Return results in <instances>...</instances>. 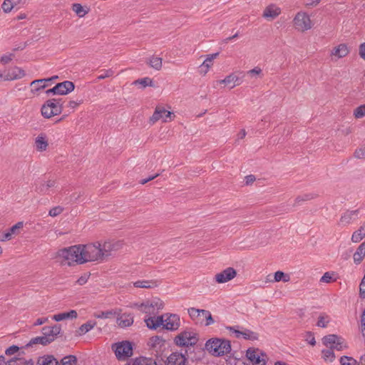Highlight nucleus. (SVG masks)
<instances>
[{
    "label": "nucleus",
    "mask_w": 365,
    "mask_h": 365,
    "mask_svg": "<svg viewBox=\"0 0 365 365\" xmlns=\"http://www.w3.org/2000/svg\"><path fill=\"white\" fill-rule=\"evenodd\" d=\"M58 256L63 259L64 264L73 266L87 262H102L104 260L99 242L87 245H78L63 248L58 251Z\"/></svg>",
    "instance_id": "nucleus-1"
},
{
    "label": "nucleus",
    "mask_w": 365,
    "mask_h": 365,
    "mask_svg": "<svg viewBox=\"0 0 365 365\" xmlns=\"http://www.w3.org/2000/svg\"><path fill=\"white\" fill-rule=\"evenodd\" d=\"M205 349L215 356H221L231 351L230 341L225 339L212 338L205 343Z\"/></svg>",
    "instance_id": "nucleus-2"
},
{
    "label": "nucleus",
    "mask_w": 365,
    "mask_h": 365,
    "mask_svg": "<svg viewBox=\"0 0 365 365\" xmlns=\"http://www.w3.org/2000/svg\"><path fill=\"white\" fill-rule=\"evenodd\" d=\"M174 342L178 346H194L197 342V334L190 329L185 330L175 337Z\"/></svg>",
    "instance_id": "nucleus-3"
},
{
    "label": "nucleus",
    "mask_w": 365,
    "mask_h": 365,
    "mask_svg": "<svg viewBox=\"0 0 365 365\" xmlns=\"http://www.w3.org/2000/svg\"><path fill=\"white\" fill-rule=\"evenodd\" d=\"M112 349L118 360H125L133 355L132 344L128 341H123L113 344Z\"/></svg>",
    "instance_id": "nucleus-4"
},
{
    "label": "nucleus",
    "mask_w": 365,
    "mask_h": 365,
    "mask_svg": "<svg viewBox=\"0 0 365 365\" xmlns=\"http://www.w3.org/2000/svg\"><path fill=\"white\" fill-rule=\"evenodd\" d=\"M137 306L138 309L142 312L151 315L155 314L159 310L162 309L163 308L164 304L161 299L158 298H154L150 301H147Z\"/></svg>",
    "instance_id": "nucleus-5"
},
{
    "label": "nucleus",
    "mask_w": 365,
    "mask_h": 365,
    "mask_svg": "<svg viewBox=\"0 0 365 365\" xmlns=\"http://www.w3.org/2000/svg\"><path fill=\"white\" fill-rule=\"evenodd\" d=\"M296 29L304 32L310 29L312 26V21L309 15L305 12H298L293 19Z\"/></svg>",
    "instance_id": "nucleus-6"
},
{
    "label": "nucleus",
    "mask_w": 365,
    "mask_h": 365,
    "mask_svg": "<svg viewBox=\"0 0 365 365\" xmlns=\"http://www.w3.org/2000/svg\"><path fill=\"white\" fill-rule=\"evenodd\" d=\"M63 106L60 99H50L41 106V114H61Z\"/></svg>",
    "instance_id": "nucleus-7"
},
{
    "label": "nucleus",
    "mask_w": 365,
    "mask_h": 365,
    "mask_svg": "<svg viewBox=\"0 0 365 365\" xmlns=\"http://www.w3.org/2000/svg\"><path fill=\"white\" fill-rule=\"evenodd\" d=\"M163 318V324H161L163 328L168 331H176L180 326V319L179 315L175 314H165Z\"/></svg>",
    "instance_id": "nucleus-8"
},
{
    "label": "nucleus",
    "mask_w": 365,
    "mask_h": 365,
    "mask_svg": "<svg viewBox=\"0 0 365 365\" xmlns=\"http://www.w3.org/2000/svg\"><path fill=\"white\" fill-rule=\"evenodd\" d=\"M246 356L253 365H265L267 355L258 349H248Z\"/></svg>",
    "instance_id": "nucleus-9"
},
{
    "label": "nucleus",
    "mask_w": 365,
    "mask_h": 365,
    "mask_svg": "<svg viewBox=\"0 0 365 365\" xmlns=\"http://www.w3.org/2000/svg\"><path fill=\"white\" fill-rule=\"evenodd\" d=\"M123 246V243L120 241H108L105 242L101 245V250L103 254L104 259L111 256L113 252H116L120 250Z\"/></svg>",
    "instance_id": "nucleus-10"
},
{
    "label": "nucleus",
    "mask_w": 365,
    "mask_h": 365,
    "mask_svg": "<svg viewBox=\"0 0 365 365\" xmlns=\"http://www.w3.org/2000/svg\"><path fill=\"white\" fill-rule=\"evenodd\" d=\"M237 275L236 270L232 267H227L215 276V281L222 284L227 282L234 279Z\"/></svg>",
    "instance_id": "nucleus-11"
},
{
    "label": "nucleus",
    "mask_w": 365,
    "mask_h": 365,
    "mask_svg": "<svg viewBox=\"0 0 365 365\" xmlns=\"http://www.w3.org/2000/svg\"><path fill=\"white\" fill-rule=\"evenodd\" d=\"M165 365H188V359L182 353L175 351L167 357Z\"/></svg>",
    "instance_id": "nucleus-12"
},
{
    "label": "nucleus",
    "mask_w": 365,
    "mask_h": 365,
    "mask_svg": "<svg viewBox=\"0 0 365 365\" xmlns=\"http://www.w3.org/2000/svg\"><path fill=\"white\" fill-rule=\"evenodd\" d=\"M227 329L230 331L234 332L237 338L242 337L245 339H249L252 341L258 339V334L251 330L245 329L243 331H239L236 329L235 327H227Z\"/></svg>",
    "instance_id": "nucleus-13"
},
{
    "label": "nucleus",
    "mask_w": 365,
    "mask_h": 365,
    "mask_svg": "<svg viewBox=\"0 0 365 365\" xmlns=\"http://www.w3.org/2000/svg\"><path fill=\"white\" fill-rule=\"evenodd\" d=\"M61 330V326L58 324L53 327H44L42 329L43 334L48 340H49V344L55 340L57 335L60 334Z\"/></svg>",
    "instance_id": "nucleus-14"
},
{
    "label": "nucleus",
    "mask_w": 365,
    "mask_h": 365,
    "mask_svg": "<svg viewBox=\"0 0 365 365\" xmlns=\"http://www.w3.org/2000/svg\"><path fill=\"white\" fill-rule=\"evenodd\" d=\"M281 14V9L276 4H271L264 9L262 16L267 20H273Z\"/></svg>",
    "instance_id": "nucleus-15"
},
{
    "label": "nucleus",
    "mask_w": 365,
    "mask_h": 365,
    "mask_svg": "<svg viewBox=\"0 0 365 365\" xmlns=\"http://www.w3.org/2000/svg\"><path fill=\"white\" fill-rule=\"evenodd\" d=\"M26 75L25 71L19 67L15 66L8 70L4 74V81H14L22 78Z\"/></svg>",
    "instance_id": "nucleus-16"
},
{
    "label": "nucleus",
    "mask_w": 365,
    "mask_h": 365,
    "mask_svg": "<svg viewBox=\"0 0 365 365\" xmlns=\"http://www.w3.org/2000/svg\"><path fill=\"white\" fill-rule=\"evenodd\" d=\"M350 51L346 43H340L334 47L331 51V56H336L337 58H341L346 56Z\"/></svg>",
    "instance_id": "nucleus-17"
},
{
    "label": "nucleus",
    "mask_w": 365,
    "mask_h": 365,
    "mask_svg": "<svg viewBox=\"0 0 365 365\" xmlns=\"http://www.w3.org/2000/svg\"><path fill=\"white\" fill-rule=\"evenodd\" d=\"M56 86L58 91V95H66L67 93L73 91L75 88L74 83L69 81L58 83Z\"/></svg>",
    "instance_id": "nucleus-18"
},
{
    "label": "nucleus",
    "mask_w": 365,
    "mask_h": 365,
    "mask_svg": "<svg viewBox=\"0 0 365 365\" xmlns=\"http://www.w3.org/2000/svg\"><path fill=\"white\" fill-rule=\"evenodd\" d=\"M164 317L165 316H158L157 317H150L145 319V322L150 329H156L163 324Z\"/></svg>",
    "instance_id": "nucleus-19"
},
{
    "label": "nucleus",
    "mask_w": 365,
    "mask_h": 365,
    "mask_svg": "<svg viewBox=\"0 0 365 365\" xmlns=\"http://www.w3.org/2000/svg\"><path fill=\"white\" fill-rule=\"evenodd\" d=\"M55 184L56 182L53 180L42 181L36 186V191L43 195L49 194L50 188L54 187Z\"/></svg>",
    "instance_id": "nucleus-20"
},
{
    "label": "nucleus",
    "mask_w": 365,
    "mask_h": 365,
    "mask_svg": "<svg viewBox=\"0 0 365 365\" xmlns=\"http://www.w3.org/2000/svg\"><path fill=\"white\" fill-rule=\"evenodd\" d=\"M219 56V53L217 52L215 53L208 54L206 56V58L203 63L200 65V72L204 74L207 73L209 68L212 66V61L215 58H216Z\"/></svg>",
    "instance_id": "nucleus-21"
},
{
    "label": "nucleus",
    "mask_w": 365,
    "mask_h": 365,
    "mask_svg": "<svg viewBox=\"0 0 365 365\" xmlns=\"http://www.w3.org/2000/svg\"><path fill=\"white\" fill-rule=\"evenodd\" d=\"M159 285V282L155 279L138 280L133 282V286L138 288L153 289Z\"/></svg>",
    "instance_id": "nucleus-22"
},
{
    "label": "nucleus",
    "mask_w": 365,
    "mask_h": 365,
    "mask_svg": "<svg viewBox=\"0 0 365 365\" xmlns=\"http://www.w3.org/2000/svg\"><path fill=\"white\" fill-rule=\"evenodd\" d=\"M133 317L130 314L124 313L117 318L118 325L121 328L130 327L133 323Z\"/></svg>",
    "instance_id": "nucleus-23"
},
{
    "label": "nucleus",
    "mask_w": 365,
    "mask_h": 365,
    "mask_svg": "<svg viewBox=\"0 0 365 365\" xmlns=\"http://www.w3.org/2000/svg\"><path fill=\"white\" fill-rule=\"evenodd\" d=\"M219 83H225L230 86V88H233L242 83V78L237 76L234 73H232L226 76L223 80L217 81Z\"/></svg>",
    "instance_id": "nucleus-24"
},
{
    "label": "nucleus",
    "mask_w": 365,
    "mask_h": 365,
    "mask_svg": "<svg viewBox=\"0 0 365 365\" xmlns=\"http://www.w3.org/2000/svg\"><path fill=\"white\" fill-rule=\"evenodd\" d=\"M147 344L150 350L151 348H153L156 350L157 353H159L162 351V346L164 345V340H163L160 336H154L149 339Z\"/></svg>",
    "instance_id": "nucleus-25"
},
{
    "label": "nucleus",
    "mask_w": 365,
    "mask_h": 365,
    "mask_svg": "<svg viewBox=\"0 0 365 365\" xmlns=\"http://www.w3.org/2000/svg\"><path fill=\"white\" fill-rule=\"evenodd\" d=\"M78 317V314L76 310H71L68 312H62L58 314H55L53 319L56 322H60L66 319H76Z\"/></svg>",
    "instance_id": "nucleus-26"
},
{
    "label": "nucleus",
    "mask_w": 365,
    "mask_h": 365,
    "mask_svg": "<svg viewBox=\"0 0 365 365\" xmlns=\"http://www.w3.org/2000/svg\"><path fill=\"white\" fill-rule=\"evenodd\" d=\"M35 344H42L43 346L49 344V340H48L45 336H36L30 340L29 343H27L24 346H22V348H29L32 347Z\"/></svg>",
    "instance_id": "nucleus-27"
},
{
    "label": "nucleus",
    "mask_w": 365,
    "mask_h": 365,
    "mask_svg": "<svg viewBox=\"0 0 365 365\" xmlns=\"http://www.w3.org/2000/svg\"><path fill=\"white\" fill-rule=\"evenodd\" d=\"M359 210H351V211H346L340 218V223L343 225H346L349 224L352 220L354 219V217L358 215Z\"/></svg>",
    "instance_id": "nucleus-28"
},
{
    "label": "nucleus",
    "mask_w": 365,
    "mask_h": 365,
    "mask_svg": "<svg viewBox=\"0 0 365 365\" xmlns=\"http://www.w3.org/2000/svg\"><path fill=\"white\" fill-rule=\"evenodd\" d=\"M38 365H58V361L52 355H45L39 357Z\"/></svg>",
    "instance_id": "nucleus-29"
},
{
    "label": "nucleus",
    "mask_w": 365,
    "mask_h": 365,
    "mask_svg": "<svg viewBox=\"0 0 365 365\" xmlns=\"http://www.w3.org/2000/svg\"><path fill=\"white\" fill-rule=\"evenodd\" d=\"M365 257V241L361 243L354 254V261L359 264Z\"/></svg>",
    "instance_id": "nucleus-30"
},
{
    "label": "nucleus",
    "mask_w": 365,
    "mask_h": 365,
    "mask_svg": "<svg viewBox=\"0 0 365 365\" xmlns=\"http://www.w3.org/2000/svg\"><path fill=\"white\" fill-rule=\"evenodd\" d=\"M146 62L155 70L160 71L162 68L163 59L160 57L153 56Z\"/></svg>",
    "instance_id": "nucleus-31"
},
{
    "label": "nucleus",
    "mask_w": 365,
    "mask_h": 365,
    "mask_svg": "<svg viewBox=\"0 0 365 365\" xmlns=\"http://www.w3.org/2000/svg\"><path fill=\"white\" fill-rule=\"evenodd\" d=\"M52 78H43V79H38L33 81L31 83V86L36 91H39L41 89H43L48 86V83L51 82Z\"/></svg>",
    "instance_id": "nucleus-32"
},
{
    "label": "nucleus",
    "mask_w": 365,
    "mask_h": 365,
    "mask_svg": "<svg viewBox=\"0 0 365 365\" xmlns=\"http://www.w3.org/2000/svg\"><path fill=\"white\" fill-rule=\"evenodd\" d=\"M23 222H19L14 226H12L7 232H6L4 235V237L1 239L2 241L9 240L11 238L12 235H15L17 233V231L23 227Z\"/></svg>",
    "instance_id": "nucleus-33"
},
{
    "label": "nucleus",
    "mask_w": 365,
    "mask_h": 365,
    "mask_svg": "<svg viewBox=\"0 0 365 365\" xmlns=\"http://www.w3.org/2000/svg\"><path fill=\"white\" fill-rule=\"evenodd\" d=\"M133 365H158L155 360L152 358L139 357L134 359Z\"/></svg>",
    "instance_id": "nucleus-34"
},
{
    "label": "nucleus",
    "mask_w": 365,
    "mask_h": 365,
    "mask_svg": "<svg viewBox=\"0 0 365 365\" xmlns=\"http://www.w3.org/2000/svg\"><path fill=\"white\" fill-rule=\"evenodd\" d=\"M339 340L340 341V336L336 334H329L322 339L323 344L327 346H329L330 349H331V346L334 345Z\"/></svg>",
    "instance_id": "nucleus-35"
},
{
    "label": "nucleus",
    "mask_w": 365,
    "mask_h": 365,
    "mask_svg": "<svg viewBox=\"0 0 365 365\" xmlns=\"http://www.w3.org/2000/svg\"><path fill=\"white\" fill-rule=\"evenodd\" d=\"M365 237V225L360 227L351 236L353 242H359Z\"/></svg>",
    "instance_id": "nucleus-36"
},
{
    "label": "nucleus",
    "mask_w": 365,
    "mask_h": 365,
    "mask_svg": "<svg viewBox=\"0 0 365 365\" xmlns=\"http://www.w3.org/2000/svg\"><path fill=\"white\" fill-rule=\"evenodd\" d=\"M35 144L38 151L46 150L48 147V142L45 137L39 135L36 138Z\"/></svg>",
    "instance_id": "nucleus-37"
},
{
    "label": "nucleus",
    "mask_w": 365,
    "mask_h": 365,
    "mask_svg": "<svg viewBox=\"0 0 365 365\" xmlns=\"http://www.w3.org/2000/svg\"><path fill=\"white\" fill-rule=\"evenodd\" d=\"M170 108H171V107L168 105L167 106L158 105L156 106L153 114H155V115H160V114L173 115V114H174V113H173V111L170 110Z\"/></svg>",
    "instance_id": "nucleus-38"
},
{
    "label": "nucleus",
    "mask_w": 365,
    "mask_h": 365,
    "mask_svg": "<svg viewBox=\"0 0 365 365\" xmlns=\"http://www.w3.org/2000/svg\"><path fill=\"white\" fill-rule=\"evenodd\" d=\"M96 325V322H93L92 321H88L86 323L82 324L78 331V335H83L90 330H91Z\"/></svg>",
    "instance_id": "nucleus-39"
},
{
    "label": "nucleus",
    "mask_w": 365,
    "mask_h": 365,
    "mask_svg": "<svg viewBox=\"0 0 365 365\" xmlns=\"http://www.w3.org/2000/svg\"><path fill=\"white\" fill-rule=\"evenodd\" d=\"M133 83L134 85H141L142 88H145L146 86H153V80L148 77L138 79Z\"/></svg>",
    "instance_id": "nucleus-40"
},
{
    "label": "nucleus",
    "mask_w": 365,
    "mask_h": 365,
    "mask_svg": "<svg viewBox=\"0 0 365 365\" xmlns=\"http://www.w3.org/2000/svg\"><path fill=\"white\" fill-rule=\"evenodd\" d=\"M173 117H175V115H152L150 118V123L153 124L160 118L163 119V122H168L173 120Z\"/></svg>",
    "instance_id": "nucleus-41"
},
{
    "label": "nucleus",
    "mask_w": 365,
    "mask_h": 365,
    "mask_svg": "<svg viewBox=\"0 0 365 365\" xmlns=\"http://www.w3.org/2000/svg\"><path fill=\"white\" fill-rule=\"evenodd\" d=\"M73 11L79 16L83 17L87 13L88 11L85 10L80 4H73L72 6Z\"/></svg>",
    "instance_id": "nucleus-42"
},
{
    "label": "nucleus",
    "mask_w": 365,
    "mask_h": 365,
    "mask_svg": "<svg viewBox=\"0 0 365 365\" xmlns=\"http://www.w3.org/2000/svg\"><path fill=\"white\" fill-rule=\"evenodd\" d=\"M322 357L325 361H333L335 359V355L332 349H324L322 351Z\"/></svg>",
    "instance_id": "nucleus-43"
},
{
    "label": "nucleus",
    "mask_w": 365,
    "mask_h": 365,
    "mask_svg": "<svg viewBox=\"0 0 365 365\" xmlns=\"http://www.w3.org/2000/svg\"><path fill=\"white\" fill-rule=\"evenodd\" d=\"M330 322V318L329 316L326 314H321L319 318L317 323V325L319 327H327V324Z\"/></svg>",
    "instance_id": "nucleus-44"
},
{
    "label": "nucleus",
    "mask_w": 365,
    "mask_h": 365,
    "mask_svg": "<svg viewBox=\"0 0 365 365\" xmlns=\"http://www.w3.org/2000/svg\"><path fill=\"white\" fill-rule=\"evenodd\" d=\"M289 276L282 271H277L274 273V282L283 281L287 282L289 281Z\"/></svg>",
    "instance_id": "nucleus-45"
},
{
    "label": "nucleus",
    "mask_w": 365,
    "mask_h": 365,
    "mask_svg": "<svg viewBox=\"0 0 365 365\" xmlns=\"http://www.w3.org/2000/svg\"><path fill=\"white\" fill-rule=\"evenodd\" d=\"M201 316L205 319V325L209 326L214 323V319L210 311L202 309Z\"/></svg>",
    "instance_id": "nucleus-46"
},
{
    "label": "nucleus",
    "mask_w": 365,
    "mask_h": 365,
    "mask_svg": "<svg viewBox=\"0 0 365 365\" xmlns=\"http://www.w3.org/2000/svg\"><path fill=\"white\" fill-rule=\"evenodd\" d=\"M340 363L341 365H359L354 358L346 356L341 357Z\"/></svg>",
    "instance_id": "nucleus-47"
},
{
    "label": "nucleus",
    "mask_w": 365,
    "mask_h": 365,
    "mask_svg": "<svg viewBox=\"0 0 365 365\" xmlns=\"http://www.w3.org/2000/svg\"><path fill=\"white\" fill-rule=\"evenodd\" d=\"M77 359L73 355H68L61 360L62 365H76Z\"/></svg>",
    "instance_id": "nucleus-48"
},
{
    "label": "nucleus",
    "mask_w": 365,
    "mask_h": 365,
    "mask_svg": "<svg viewBox=\"0 0 365 365\" xmlns=\"http://www.w3.org/2000/svg\"><path fill=\"white\" fill-rule=\"evenodd\" d=\"M202 309H196L194 307L188 309V314L192 320L196 319L197 317L201 316Z\"/></svg>",
    "instance_id": "nucleus-49"
},
{
    "label": "nucleus",
    "mask_w": 365,
    "mask_h": 365,
    "mask_svg": "<svg viewBox=\"0 0 365 365\" xmlns=\"http://www.w3.org/2000/svg\"><path fill=\"white\" fill-rule=\"evenodd\" d=\"M334 274L333 272H327L320 279L321 282L330 283L336 279H334Z\"/></svg>",
    "instance_id": "nucleus-50"
},
{
    "label": "nucleus",
    "mask_w": 365,
    "mask_h": 365,
    "mask_svg": "<svg viewBox=\"0 0 365 365\" xmlns=\"http://www.w3.org/2000/svg\"><path fill=\"white\" fill-rule=\"evenodd\" d=\"M115 312L113 310H108L105 312H101L98 314H96L95 317L98 319H108L111 316H113Z\"/></svg>",
    "instance_id": "nucleus-51"
},
{
    "label": "nucleus",
    "mask_w": 365,
    "mask_h": 365,
    "mask_svg": "<svg viewBox=\"0 0 365 365\" xmlns=\"http://www.w3.org/2000/svg\"><path fill=\"white\" fill-rule=\"evenodd\" d=\"M347 345L344 341V339L340 336V341L336 342L334 345L331 346L332 349H336L338 351H341L344 348H346Z\"/></svg>",
    "instance_id": "nucleus-52"
},
{
    "label": "nucleus",
    "mask_w": 365,
    "mask_h": 365,
    "mask_svg": "<svg viewBox=\"0 0 365 365\" xmlns=\"http://www.w3.org/2000/svg\"><path fill=\"white\" fill-rule=\"evenodd\" d=\"M14 7V5L11 3L10 0H4L1 6L3 11L6 13L10 12Z\"/></svg>",
    "instance_id": "nucleus-53"
},
{
    "label": "nucleus",
    "mask_w": 365,
    "mask_h": 365,
    "mask_svg": "<svg viewBox=\"0 0 365 365\" xmlns=\"http://www.w3.org/2000/svg\"><path fill=\"white\" fill-rule=\"evenodd\" d=\"M101 74L98 76V80H103L106 78L112 76L114 74V71L112 69L102 70L101 71Z\"/></svg>",
    "instance_id": "nucleus-54"
},
{
    "label": "nucleus",
    "mask_w": 365,
    "mask_h": 365,
    "mask_svg": "<svg viewBox=\"0 0 365 365\" xmlns=\"http://www.w3.org/2000/svg\"><path fill=\"white\" fill-rule=\"evenodd\" d=\"M63 211V208L61 206H56L53 208H51L49 210L48 215L51 217H56L58 215H60Z\"/></svg>",
    "instance_id": "nucleus-55"
},
{
    "label": "nucleus",
    "mask_w": 365,
    "mask_h": 365,
    "mask_svg": "<svg viewBox=\"0 0 365 365\" xmlns=\"http://www.w3.org/2000/svg\"><path fill=\"white\" fill-rule=\"evenodd\" d=\"M81 103H82L81 100H80L78 101H70L66 106L68 108H70V110H68V111L69 113L74 112V108H76L77 106H78L79 105H81Z\"/></svg>",
    "instance_id": "nucleus-56"
},
{
    "label": "nucleus",
    "mask_w": 365,
    "mask_h": 365,
    "mask_svg": "<svg viewBox=\"0 0 365 365\" xmlns=\"http://www.w3.org/2000/svg\"><path fill=\"white\" fill-rule=\"evenodd\" d=\"M314 197V195L313 194H304V195H302V196H298L296 199H295V201L296 202H302V201H307V200H312Z\"/></svg>",
    "instance_id": "nucleus-57"
},
{
    "label": "nucleus",
    "mask_w": 365,
    "mask_h": 365,
    "mask_svg": "<svg viewBox=\"0 0 365 365\" xmlns=\"http://www.w3.org/2000/svg\"><path fill=\"white\" fill-rule=\"evenodd\" d=\"M354 157L356 158L362 159L365 158V146L364 148H360L356 149L354 152Z\"/></svg>",
    "instance_id": "nucleus-58"
},
{
    "label": "nucleus",
    "mask_w": 365,
    "mask_h": 365,
    "mask_svg": "<svg viewBox=\"0 0 365 365\" xmlns=\"http://www.w3.org/2000/svg\"><path fill=\"white\" fill-rule=\"evenodd\" d=\"M19 347L16 345H12L11 346H9V348H7L5 351V354L7 355V356H11V355H13L15 353H16L19 350Z\"/></svg>",
    "instance_id": "nucleus-59"
},
{
    "label": "nucleus",
    "mask_w": 365,
    "mask_h": 365,
    "mask_svg": "<svg viewBox=\"0 0 365 365\" xmlns=\"http://www.w3.org/2000/svg\"><path fill=\"white\" fill-rule=\"evenodd\" d=\"M360 297L365 298V275L364 276L359 286Z\"/></svg>",
    "instance_id": "nucleus-60"
},
{
    "label": "nucleus",
    "mask_w": 365,
    "mask_h": 365,
    "mask_svg": "<svg viewBox=\"0 0 365 365\" xmlns=\"http://www.w3.org/2000/svg\"><path fill=\"white\" fill-rule=\"evenodd\" d=\"M262 69L259 67H255L254 68L247 71V74L250 76H253L254 75H259L262 73Z\"/></svg>",
    "instance_id": "nucleus-61"
},
{
    "label": "nucleus",
    "mask_w": 365,
    "mask_h": 365,
    "mask_svg": "<svg viewBox=\"0 0 365 365\" xmlns=\"http://www.w3.org/2000/svg\"><path fill=\"white\" fill-rule=\"evenodd\" d=\"M13 56H14L13 53H10L9 55H4V56H1V62L3 64L9 63L12 60Z\"/></svg>",
    "instance_id": "nucleus-62"
},
{
    "label": "nucleus",
    "mask_w": 365,
    "mask_h": 365,
    "mask_svg": "<svg viewBox=\"0 0 365 365\" xmlns=\"http://www.w3.org/2000/svg\"><path fill=\"white\" fill-rule=\"evenodd\" d=\"M353 114H365V104L361 105L355 108Z\"/></svg>",
    "instance_id": "nucleus-63"
},
{
    "label": "nucleus",
    "mask_w": 365,
    "mask_h": 365,
    "mask_svg": "<svg viewBox=\"0 0 365 365\" xmlns=\"http://www.w3.org/2000/svg\"><path fill=\"white\" fill-rule=\"evenodd\" d=\"M359 53L360 57L365 60V42L360 44Z\"/></svg>",
    "instance_id": "nucleus-64"
}]
</instances>
